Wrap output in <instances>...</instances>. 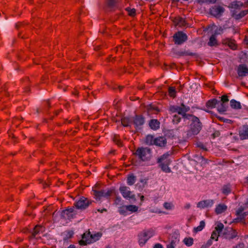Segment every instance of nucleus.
<instances>
[{"mask_svg":"<svg viewBox=\"0 0 248 248\" xmlns=\"http://www.w3.org/2000/svg\"><path fill=\"white\" fill-rule=\"evenodd\" d=\"M248 14V10H244L241 11L238 15H237V18H241L245 16Z\"/></svg>","mask_w":248,"mask_h":248,"instance_id":"nucleus-46","label":"nucleus"},{"mask_svg":"<svg viewBox=\"0 0 248 248\" xmlns=\"http://www.w3.org/2000/svg\"><path fill=\"white\" fill-rule=\"evenodd\" d=\"M42 229V227L40 226H36L33 229V231L32 232V235L34 237L35 236L36 234H37L39 232L41 231V230Z\"/></svg>","mask_w":248,"mask_h":248,"instance_id":"nucleus-40","label":"nucleus"},{"mask_svg":"<svg viewBox=\"0 0 248 248\" xmlns=\"http://www.w3.org/2000/svg\"><path fill=\"white\" fill-rule=\"evenodd\" d=\"M244 210V208L242 207H240L236 211V215L240 217H241V214Z\"/></svg>","mask_w":248,"mask_h":248,"instance_id":"nucleus-52","label":"nucleus"},{"mask_svg":"<svg viewBox=\"0 0 248 248\" xmlns=\"http://www.w3.org/2000/svg\"><path fill=\"white\" fill-rule=\"evenodd\" d=\"M189 110V107L186 106L183 103H182L180 106H172L170 108V110L172 113H177L182 115L183 118L186 119H190L191 114L186 113Z\"/></svg>","mask_w":248,"mask_h":248,"instance_id":"nucleus-3","label":"nucleus"},{"mask_svg":"<svg viewBox=\"0 0 248 248\" xmlns=\"http://www.w3.org/2000/svg\"><path fill=\"white\" fill-rule=\"evenodd\" d=\"M223 29L220 27L215 31L214 34L216 35L217 34H220L223 33Z\"/></svg>","mask_w":248,"mask_h":248,"instance_id":"nucleus-48","label":"nucleus"},{"mask_svg":"<svg viewBox=\"0 0 248 248\" xmlns=\"http://www.w3.org/2000/svg\"><path fill=\"white\" fill-rule=\"evenodd\" d=\"M144 118L141 115H136L133 120L134 124L136 127L141 126L144 124Z\"/></svg>","mask_w":248,"mask_h":248,"instance_id":"nucleus-18","label":"nucleus"},{"mask_svg":"<svg viewBox=\"0 0 248 248\" xmlns=\"http://www.w3.org/2000/svg\"><path fill=\"white\" fill-rule=\"evenodd\" d=\"M114 142L117 144L118 146H121L122 145V141L119 138V136L114 135L113 138Z\"/></svg>","mask_w":248,"mask_h":248,"instance_id":"nucleus-37","label":"nucleus"},{"mask_svg":"<svg viewBox=\"0 0 248 248\" xmlns=\"http://www.w3.org/2000/svg\"><path fill=\"white\" fill-rule=\"evenodd\" d=\"M116 2V0H108L107 3L109 6H113Z\"/></svg>","mask_w":248,"mask_h":248,"instance_id":"nucleus-53","label":"nucleus"},{"mask_svg":"<svg viewBox=\"0 0 248 248\" xmlns=\"http://www.w3.org/2000/svg\"><path fill=\"white\" fill-rule=\"evenodd\" d=\"M177 131L178 129L169 130L167 131V134L169 135L170 137L174 138V137L176 136V134Z\"/></svg>","mask_w":248,"mask_h":248,"instance_id":"nucleus-36","label":"nucleus"},{"mask_svg":"<svg viewBox=\"0 0 248 248\" xmlns=\"http://www.w3.org/2000/svg\"><path fill=\"white\" fill-rule=\"evenodd\" d=\"M160 122L157 119H151L149 122V125L151 129L156 130L160 128Z\"/></svg>","mask_w":248,"mask_h":248,"instance_id":"nucleus-19","label":"nucleus"},{"mask_svg":"<svg viewBox=\"0 0 248 248\" xmlns=\"http://www.w3.org/2000/svg\"><path fill=\"white\" fill-rule=\"evenodd\" d=\"M77 214V211L74 206L68 208L62 211L61 216L64 219L70 220L75 217Z\"/></svg>","mask_w":248,"mask_h":248,"instance_id":"nucleus-9","label":"nucleus"},{"mask_svg":"<svg viewBox=\"0 0 248 248\" xmlns=\"http://www.w3.org/2000/svg\"><path fill=\"white\" fill-rule=\"evenodd\" d=\"M121 202V198L117 197L115 199V202L116 204H119V202Z\"/></svg>","mask_w":248,"mask_h":248,"instance_id":"nucleus-58","label":"nucleus"},{"mask_svg":"<svg viewBox=\"0 0 248 248\" xmlns=\"http://www.w3.org/2000/svg\"><path fill=\"white\" fill-rule=\"evenodd\" d=\"M73 232H68L69 237H71L73 235Z\"/></svg>","mask_w":248,"mask_h":248,"instance_id":"nucleus-64","label":"nucleus"},{"mask_svg":"<svg viewBox=\"0 0 248 248\" xmlns=\"http://www.w3.org/2000/svg\"><path fill=\"white\" fill-rule=\"evenodd\" d=\"M243 5V4L242 3H241L240 5L237 1L233 2L232 3V7L234 9H239L240 8V7H242Z\"/></svg>","mask_w":248,"mask_h":248,"instance_id":"nucleus-45","label":"nucleus"},{"mask_svg":"<svg viewBox=\"0 0 248 248\" xmlns=\"http://www.w3.org/2000/svg\"><path fill=\"white\" fill-rule=\"evenodd\" d=\"M155 145L161 147H165L167 144V140L165 137L163 136H160L155 138Z\"/></svg>","mask_w":248,"mask_h":248,"instance_id":"nucleus-17","label":"nucleus"},{"mask_svg":"<svg viewBox=\"0 0 248 248\" xmlns=\"http://www.w3.org/2000/svg\"><path fill=\"white\" fill-rule=\"evenodd\" d=\"M175 242L174 240H172L171 242L167 245V248H175Z\"/></svg>","mask_w":248,"mask_h":248,"instance_id":"nucleus-50","label":"nucleus"},{"mask_svg":"<svg viewBox=\"0 0 248 248\" xmlns=\"http://www.w3.org/2000/svg\"><path fill=\"white\" fill-rule=\"evenodd\" d=\"M216 107L220 113H223L227 110L228 106L225 103L218 101Z\"/></svg>","mask_w":248,"mask_h":248,"instance_id":"nucleus-22","label":"nucleus"},{"mask_svg":"<svg viewBox=\"0 0 248 248\" xmlns=\"http://www.w3.org/2000/svg\"><path fill=\"white\" fill-rule=\"evenodd\" d=\"M107 209L106 208H103L101 210L98 209H97V211L101 213H103L104 212H107Z\"/></svg>","mask_w":248,"mask_h":248,"instance_id":"nucleus-60","label":"nucleus"},{"mask_svg":"<svg viewBox=\"0 0 248 248\" xmlns=\"http://www.w3.org/2000/svg\"><path fill=\"white\" fill-rule=\"evenodd\" d=\"M197 146H198V147H199L200 148L203 149V150H204V151H206V150H207L206 148V147H205V146L203 145V143H201V142H200V143H197Z\"/></svg>","mask_w":248,"mask_h":248,"instance_id":"nucleus-54","label":"nucleus"},{"mask_svg":"<svg viewBox=\"0 0 248 248\" xmlns=\"http://www.w3.org/2000/svg\"><path fill=\"white\" fill-rule=\"evenodd\" d=\"M248 215V213L247 212H245L244 213H242L241 214V218H244V217Z\"/></svg>","mask_w":248,"mask_h":248,"instance_id":"nucleus-61","label":"nucleus"},{"mask_svg":"<svg viewBox=\"0 0 248 248\" xmlns=\"http://www.w3.org/2000/svg\"><path fill=\"white\" fill-rule=\"evenodd\" d=\"M154 231L152 229L143 230L139 233L138 242L140 247L143 246L147 241L154 235Z\"/></svg>","mask_w":248,"mask_h":248,"instance_id":"nucleus-5","label":"nucleus"},{"mask_svg":"<svg viewBox=\"0 0 248 248\" xmlns=\"http://www.w3.org/2000/svg\"><path fill=\"white\" fill-rule=\"evenodd\" d=\"M177 54L179 56H194L195 55L194 53L186 50L178 51L177 52Z\"/></svg>","mask_w":248,"mask_h":248,"instance_id":"nucleus-30","label":"nucleus"},{"mask_svg":"<svg viewBox=\"0 0 248 248\" xmlns=\"http://www.w3.org/2000/svg\"><path fill=\"white\" fill-rule=\"evenodd\" d=\"M102 235V233L101 232L91 234V232L88 231L82 234V239L79 241V244L81 246H85L94 243L98 240Z\"/></svg>","mask_w":248,"mask_h":248,"instance_id":"nucleus-1","label":"nucleus"},{"mask_svg":"<svg viewBox=\"0 0 248 248\" xmlns=\"http://www.w3.org/2000/svg\"><path fill=\"white\" fill-rule=\"evenodd\" d=\"M119 190L125 199L132 200L133 201L136 200L135 195L130 190V188L128 187L125 186H121Z\"/></svg>","mask_w":248,"mask_h":248,"instance_id":"nucleus-12","label":"nucleus"},{"mask_svg":"<svg viewBox=\"0 0 248 248\" xmlns=\"http://www.w3.org/2000/svg\"><path fill=\"white\" fill-rule=\"evenodd\" d=\"M208 45L211 46L217 45V40L215 34H213L210 37L209 41L208 42Z\"/></svg>","mask_w":248,"mask_h":248,"instance_id":"nucleus-26","label":"nucleus"},{"mask_svg":"<svg viewBox=\"0 0 248 248\" xmlns=\"http://www.w3.org/2000/svg\"><path fill=\"white\" fill-rule=\"evenodd\" d=\"M138 209V207L134 205H129L126 206V210H127V211L132 212H135L137 211Z\"/></svg>","mask_w":248,"mask_h":248,"instance_id":"nucleus-33","label":"nucleus"},{"mask_svg":"<svg viewBox=\"0 0 248 248\" xmlns=\"http://www.w3.org/2000/svg\"><path fill=\"white\" fill-rule=\"evenodd\" d=\"M214 203L213 200H205L202 201L197 203V207L201 209L210 207L213 206Z\"/></svg>","mask_w":248,"mask_h":248,"instance_id":"nucleus-14","label":"nucleus"},{"mask_svg":"<svg viewBox=\"0 0 248 248\" xmlns=\"http://www.w3.org/2000/svg\"><path fill=\"white\" fill-rule=\"evenodd\" d=\"M227 209V206L224 204H219L215 209V212L217 214H220L225 212Z\"/></svg>","mask_w":248,"mask_h":248,"instance_id":"nucleus-23","label":"nucleus"},{"mask_svg":"<svg viewBox=\"0 0 248 248\" xmlns=\"http://www.w3.org/2000/svg\"><path fill=\"white\" fill-rule=\"evenodd\" d=\"M212 244V239H210L209 240H208L207 243L205 244V245L204 246V248H208V247H210Z\"/></svg>","mask_w":248,"mask_h":248,"instance_id":"nucleus-55","label":"nucleus"},{"mask_svg":"<svg viewBox=\"0 0 248 248\" xmlns=\"http://www.w3.org/2000/svg\"><path fill=\"white\" fill-rule=\"evenodd\" d=\"M155 138L154 136L151 135H148L146 136L145 139V142L147 144L149 145H155Z\"/></svg>","mask_w":248,"mask_h":248,"instance_id":"nucleus-25","label":"nucleus"},{"mask_svg":"<svg viewBox=\"0 0 248 248\" xmlns=\"http://www.w3.org/2000/svg\"><path fill=\"white\" fill-rule=\"evenodd\" d=\"M136 177L133 174L130 175L127 179V183L129 186L133 185L136 182Z\"/></svg>","mask_w":248,"mask_h":248,"instance_id":"nucleus-28","label":"nucleus"},{"mask_svg":"<svg viewBox=\"0 0 248 248\" xmlns=\"http://www.w3.org/2000/svg\"><path fill=\"white\" fill-rule=\"evenodd\" d=\"M181 118L177 114H174L173 116L172 122L174 124H178L181 121Z\"/></svg>","mask_w":248,"mask_h":248,"instance_id":"nucleus-41","label":"nucleus"},{"mask_svg":"<svg viewBox=\"0 0 248 248\" xmlns=\"http://www.w3.org/2000/svg\"><path fill=\"white\" fill-rule=\"evenodd\" d=\"M229 101L228 97L227 95H223L221 97V101L220 102L225 103Z\"/></svg>","mask_w":248,"mask_h":248,"instance_id":"nucleus-47","label":"nucleus"},{"mask_svg":"<svg viewBox=\"0 0 248 248\" xmlns=\"http://www.w3.org/2000/svg\"><path fill=\"white\" fill-rule=\"evenodd\" d=\"M205 223L204 221H201L200 223V225L195 227L193 229V232L197 233L198 232L201 231L205 227Z\"/></svg>","mask_w":248,"mask_h":248,"instance_id":"nucleus-29","label":"nucleus"},{"mask_svg":"<svg viewBox=\"0 0 248 248\" xmlns=\"http://www.w3.org/2000/svg\"><path fill=\"white\" fill-rule=\"evenodd\" d=\"M125 10L127 11L129 16H134L136 15V10L134 8H126Z\"/></svg>","mask_w":248,"mask_h":248,"instance_id":"nucleus-39","label":"nucleus"},{"mask_svg":"<svg viewBox=\"0 0 248 248\" xmlns=\"http://www.w3.org/2000/svg\"><path fill=\"white\" fill-rule=\"evenodd\" d=\"M184 243L187 246H191L193 244V239L191 237L185 238L184 239Z\"/></svg>","mask_w":248,"mask_h":248,"instance_id":"nucleus-34","label":"nucleus"},{"mask_svg":"<svg viewBox=\"0 0 248 248\" xmlns=\"http://www.w3.org/2000/svg\"><path fill=\"white\" fill-rule=\"evenodd\" d=\"M127 210H126V206L121 207L119 209V212L121 214H124L126 213Z\"/></svg>","mask_w":248,"mask_h":248,"instance_id":"nucleus-49","label":"nucleus"},{"mask_svg":"<svg viewBox=\"0 0 248 248\" xmlns=\"http://www.w3.org/2000/svg\"><path fill=\"white\" fill-rule=\"evenodd\" d=\"M93 195L94 196L96 199L100 200L101 197H105L106 198H109L112 194L114 192L113 189H108V190H101L100 191H97L96 190H93Z\"/></svg>","mask_w":248,"mask_h":248,"instance_id":"nucleus-8","label":"nucleus"},{"mask_svg":"<svg viewBox=\"0 0 248 248\" xmlns=\"http://www.w3.org/2000/svg\"><path fill=\"white\" fill-rule=\"evenodd\" d=\"M159 111V109L156 107H154L151 106H150L148 108V113L149 114L153 113L157 114Z\"/></svg>","mask_w":248,"mask_h":248,"instance_id":"nucleus-32","label":"nucleus"},{"mask_svg":"<svg viewBox=\"0 0 248 248\" xmlns=\"http://www.w3.org/2000/svg\"><path fill=\"white\" fill-rule=\"evenodd\" d=\"M223 44L227 45L231 49L233 50L236 49L237 46L234 43V40L229 38H226L222 40Z\"/></svg>","mask_w":248,"mask_h":248,"instance_id":"nucleus-20","label":"nucleus"},{"mask_svg":"<svg viewBox=\"0 0 248 248\" xmlns=\"http://www.w3.org/2000/svg\"><path fill=\"white\" fill-rule=\"evenodd\" d=\"M191 123L190 124V130L188 132L187 135L191 136V135H197L202 128V124L200 119L196 116L191 114L189 119Z\"/></svg>","mask_w":248,"mask_h":248,"instance_id":"nucleus-2","label":"nucleus"},{"mask_svg":"<svg viewBox=\"0 0 248 248\" xmlns=\"http://www.w3.org/2000/svg\"><path fill=\"white\" fill-rule=\"evenodd\" d=\"M154 248H163L161 244L157 243L155 245Z\"/></svg>","mask_w":248,"mask_h":248,"instance_id":"nucleus-57","label":"nucleus"},{"mask_svg":"<svg viewBox=\"0 0 248 248\" xmlns=\"http://www.w3.org/2000/svg\"><path fill=\"white\" fill-rule=\"evenodd\" d=\"M237 232L232 228L225 229L221 233L222 237L227 240L232 239L237 236Z\"/></svg>","mask_w":248,"mask_h":248,"instance_id":"nucleus-10","label":"nucleus"},{"mask_svg":"<svg viewBox=\"0 0 248 248\" xmlns=\"http://www.w3.org/2000/svg\"><path fill=\"white\" fill-rule=\"evenodd\" d=\"M231 121V120H230L229 119H224V120L223 121L224 122H226L228 123H230Z\"/></svg>","mask_w":248,"mask_h":248,"instance_id":"nucleus-63","label":"nucleus"},{"mask_svg":"<svg viewBox=\"0 0 248 248\" xmlns=\"http://www.w3.org/2000/svg\"><path fill=\"white\" fill-rule=\"evenodd\" d=\"M176 92L175 87H170L168 89V93L170 96L174 98L176 96Z\"/></svg>","mask_w":248,"mask_h":248,"instance_id":"nucleus-31","label":"nucleus"},{"mask_svg":"<svg viewBox=\"0 0 248 248\" xmlns=\"http://www.w3.org/2000/svg\"><path fill=\"white\" fill-rule=\"evenodd\" d=\"M218 100L215 98L208 100L206 103V106L209 108H214L217 107Z\"/></svg>","mask_w":248,"mask_h":248,"instance_id":"nucleus-24","label":"nucleus"},{"mask_svg":"<svg viewBox=\"0 0 248 248\" xmlns=\"http://www.w3.org/2000/svg\"><path fill=\"white\" fill-rule=\"evenodd\" d=\"M224 228V225L222 223H218L217 226L215 227V230L217 232L220 233V232L222 231V230Z\"/></svg>","mask_w":248,"mask_h":248,"instance_id":"nucleus-42","label":"nucleus"},{"mask_svg":"<svg viewBox=\"0 0 248 248\" xmlns=\"http://www.w3.org/2000/svg\"><path fill=\"white\" fill-rule=\"evenodd\" d=\"M173 41L175 44L180 45L183 44L187 40V35L183 31H178L173 36Z\"/></svg>","mask_w":248,"mask_h":248,"instance_id":"nucleus-11","label":"nucleus"},{"mask_svg":"<svg viewBox=\"0 0 248 248\" xmlns=\"http://www.w3.org/2000/svg\"><path fill=\"white\" fill-rule=\"evenodd\" d=\"M237 72L239 77H245L248 75V68L245 64H239L237 68Z\"/></svg>","mask_w":248,"mask_h":248,"instance_id":"nucleus-13","label":"nucleus"},{"mask_svg":"<svg viewBox=\"0 0 248 248\" xmlns=\"http://www.w3.org/2000/svg\"><path fill=\"white\" fill-rule=\"evenodd\" d=\"M92 203V201L84 197H82L80 198L78 201L75 202L74 205L77 209L84 210L91 204Z\"/></svg>","mask_w":248,"mask_h":248,"instance_id":"nucleus-7","label":"nucleus"},{"mask_svg":"<svg viewBox=\"0 0 248 248\" xmlns=\"http://www.w3.org/2000/svg\"><path fill=\"white\" fill-rule=\"evenodd\" d=\"M134 155L143 161H147L151 157V150L147 147H139L136 150Z\"/></svg>","mask_w":248,"mask_h":248,"instance_id":"nucleus-6","label":"nucleus"},{"mask_svg":"<svg viewBox=\"0 0 248 248\" xmlns=\"http://www.w3.org/2000/svg\"><path fill=\"white\" fill-rule=\"evenodd\" d=\"M224 8L220 6H215L210 10L211 14L215 16H220L224 12Z\"/></svg>","mask_w":248,"mask_h":248,"instance_id":"nucleus-15","label":"nucleus"},{"mask_svg":"<svg viewBox=\"0 0 248 248\" xmlns=\"http://www.w3.org/2000/svg\"><path fill=\"white\" fill-rule=\"evenodd\" d=\"M122 124L124 126H128L130 123L129 119L126 117H124L122 119Z\"/></svg>","mask_w":248,"mask_h":248,"instance_id":"nucleus-38","label":"nucleus"},{"mask_svg":"<svg viewBox=\"0 0 248 248\" xmlns=\"http://www.w3.org/2000/svg\"><path fill=\"white\" fill-rule=\"evenodd\" d=\"M222 193L225 195H228L229 193H231V189L230 186L229 185H225L224 186L222 189Z\"/></svg>","mask_w":248,"mask_h":248,"instance_id":"nucleus-35","label":"nucleus"},{"mask_svg":"<svg viewBox=\"0 0 248 248\" xmlns=\"http://www.w3.org/2000/svg\"><path fill=\"white\" fill-rule=\"evenodd\" d=\"M243 184L245 186L248 187V176L244 179Z\"/></svg>","mask_w":248,"mask_h":248,"instance_id":"nucleus-56","label":"nucleus"},{"mask_svg":"<svg viewBox=\"0 0 248 248\" xmlns=\"http://www.w3.org/2000/svg\"><path fill=\"white\" fill-rule=\"evenodd\" d=\"M239 133L241 140L248 139V125H243L240 128Z\"/></svg>","mask_w":248,"mask_h":248,"instance_id":"nucleus-16","label":"nucleus"},{"mask_svg":"<svg viewBox=\"0 0 248 248\" xmlns=\"http://www.w3.org/2000/svg\"><path fill=\"white\" fill-rule=\"evenodd\" d=\"M173 22L175 26H178L180 27H184L186 25L185 19L180 16L175 17L173 20Z\"/></svg>","mask_w":248,"mask_h":248,"instance_id":"nucleus-21","label":"nucleus"},{"mask_svg":"<svg viewBox=\"0 0 248 248\" xmlns=\"http://www.w3.org/2000/svg\"><path fill=\"white\" fill-rule=\"evenodd\" d=\"M163 206L167 210H171L173 207V205L170 202H166L164 203Z\"/></svg>","mask_w":248,"mask_h":248,"instance_id":"nucleus-44","label":"nucleus"},{"mask_svg":"<svg viewBox=\"0 0 248 248\" xmlns=\"http://www.w3.org/2000/svg\"><path fill=\"white\" fill-rule=\"evenodd\" d=\"M169 155V154L167 153L161 155L157 159V163L160 164L162 170L166 173L170 172L171 171L168 167L171 162L170 159L168 158Z\"/></svg>","mask_w":248,"mask_h":248,"instance_id":"nucleus-4","label":"nucleus"},{"mask_svg":"<svg viewBox=\"0 0 248 248\" xmlns=\"http://www.w3.org/2000/svg\"><path fill=\"white\" fill-rule=\"evenodd\" d=\"M230 106L232 108L235 109H240L241 108L240 103L233 99L231 100Z\"/></svg>","mask_w":248,"mask_h":248,"instance_id":"nucleus-27","label":"nucleus"},{"mask_svg":"<svg viewBox=\"0 0 248 248\" xmlns=\"http://www.w3.org/2000/svg\"><path fill=\"white\" fill-rule=\"evenodd\" d=\"M220 235L219 233L217 232L216 231H214L211 234V239L214 240L215 239L216 241L218 240V236Z\"/></svg>","mask_w":248,"mask_h":248,"instance_id":"nucleus-43","label":"nucleus"},{"mask_svg":"<svg viewBox=\"0 0 248 248\" xmlns=\"http://www.w3.org/2000/svg\"><path fill=\"white\" fill-rule=\"evenodd\" d=\"M232 248H245V244L243 243H239L233 246Z\"/></svg>","mask_w":248,"mask_h":248,"instance_id":"nucleus-51","label":"nucleus"},{"mask_svg":"<svg viewBox=\"0 0 248 248\" xmlns=\"http://www.w3.org/2000/svg\"><path fill=\"white\" fill-rule=\"evenodd\" d=\"M219 135V132L218 131H217L213 134V136L214 137V138L218 137Z\"/></svg>","mask_w":248,"mask_h":248,"instance_id":"nucleus-59","label":"nucleus"},{"mask_svg":"<svg viewBox=\"0 0 248 248\" xmlns=\"http://www.w3.org/2000/svg\"><path fill=\"white\" fill-rule=\"evenodd\" d=\"M208 1L211 3H215L217 0H207Z\"/></svg>","mask_w":248,"mask_h":248,"instance_id":"nucleus-62","label":"nucleus"}]
</instances>
